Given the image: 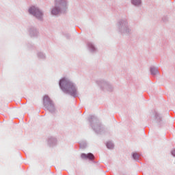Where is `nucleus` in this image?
Returning <instances> with one entry per match:
<instances>
[{
  "instance_id": "nucleus-4",
  "label": "nucleus",
  "mask_w": 175,
  "mask_h": 175,
  "mask_svg": "<svg viewBox=\"0 0 175 175\" xmlns=\"http://www.w3.org/2000/svg\"><path fill=\"white\" fill-rule=\"evenodd\" d=\"M59 10L57 8H55L52 10V14H54L55 16H57V14H59Z\"/></svg>"
},
{
  "instance_id": "nucleus-3",
  "label": "nucleus",
  "mask_w": 175,
  "mask_h": 175,
  "mask_svg": "<svg viewBox=\"0 0 175 175\" xmlns=\"http://www.w3.org/2000/svg\"><path fill=\"white\" fill-rule=\"evenodd\" d=\"M132 3L133 5L137 6L142 3V1L140 0H132Z\"/></svg>"
},
{
  "instance_id": "nucleus-6",
  "label": "nucleus",
  "mask_w": 175,
  "mask_h": 175,
  "mask_svg": "<svg viewBox=\"0 0 175 175\" xmlns=\"http://www.w3.org/2000/svg\"><path fill=\"white\" fill-rule=\"evenodd\" d=\"M107 148H109V150H111V148H113L114 147V146L113 145V144L111 142H108L107 144Z\"/></svg>"
},
{
  "instance_id": "nucleus-9",
  "label": "nucleus",
  "mask_w": 175,
  "mask_h": 175,
  "mask_svg": "<svg viewBox=\"0 0 175 175\" xmlns=\"http://www.w3.org/2000/svg\"><path fill=\"white\" fill-rule=\"evenodd\" d=\"M133 157L134 159H139V154L137 153H133Z\"/></svg>"
},
{
  "instance_id": "nucleus-1",
  "label": "nucleus",
  "mask_w": 175,
  "mask_h": 175,
  "mask_svg": "<svg viewBox=\"0 0 175 175\" xmlns=\"http://www.w3.org/2000/svg\"><path fill=\"white\" fill-rule=\"evenodd\" d=\"M29 12L30 14H33L34 16H36V17H37V18H42V16H43V14H42V12H40V11L34 6L30 8Z\"/></svg>"
},
{
  "instance_id": "nucleus-7",
  "label": "nucleus",
  "mask_w": 175,
  "mask_h": 175,
  "mask_svg": "<svg viewBox=\"0 0 175 175\" xmlns=\"http://www.w3.org/2000/svg\"><path fill=\"white\" fill-rule=\"evenodd\" d=\"M150 72H151L152 75H157V73H158V70L151 68Z\"/></svg>"
},
{
  "instance_id": "nucleus-10",
  "label": "nucleus",
  "mask_w": 175,
  "mask_h": 175,
  "mask_svg": "<svg viewBox=\"0 0 175 175\" xmlns=\"http://www.w3.org/2000/svg\"><path fill=\"white\" fill-rule=\"evenodd\" d=\"M172 154L174 157H175V149L172 150Z\"/></svg>"
},
{
  "instance_id": "nucleus-8",
  "label": "nucleus",
  "mask_w": 175,
  "mask_h": 175,
  "mask_svg": "<svg viewBox=\"0 0 175 175\" xmlns=\"http://www.w3.org/2000/svg\"><path fill=\"white\" fill-rule=\"evenodd\" d=\"M65 81H66V79H62L60 80V81H59L60 87H62V85L64 84V83H65Z\"/></svg>"
},
{
  "instance_id": "nucleus-2",
  "label": "nucleus",
  "mask_w": 175,
  "mask_h": 175,
  "mask_svg": "<svg viewBox=\"0 0 175 175\" xmlns=\"http://www.w3.org/2000/svg\"><path fill=\"white\" fill-rule=\"evenodd\" d=\"M81 157L83 159H94V154H92V153H88V154L83 153L81 155Z\"/></svg>"
},
{
  "instance_id": "nucleus-5",
  "label": "nucleus",
  "mask_w": 175,
  "mask_h": 175,
  "mask_svg": "<svg viewBox=\"0 0 175 175\" xmlns=\"http://www.w3.org/2000/svg\"><path fill=\"white\" fill-rule=\"evenodd\" d=\"M70 94H76V88L72 85L71 88L69 89Z\"/></svg>"
}]
</instances>
